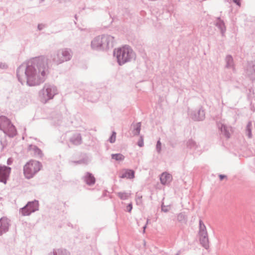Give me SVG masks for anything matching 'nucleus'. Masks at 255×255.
<instances>
[{
    "label": "nucleus",
    "instance_id": "nucleus-1",
    "mask_svg": "<svg viewBox=\"0 0 255 255\" xmlns=\"http://www.w3.org/2000/svg\"><path fill=\"white\" fill-rule=\"evenodd\" d=\"M37 68L38 69V73L37 72L35 68L32 66H28L25 71L27 82L30 86L39 84L45 75L43 64H39L38 67L37 66Z\"/></svg>",
    "mask_w": 255,
    "mask_h": 255
},
{
    "label": "nucleus",
    "instance_id": "nucleus-2",
    "mask_svg": "<svg viewBox=\"0 0 255 255\" xmlns=\"http://www.w3.org/2000/svg\"><path fill=\"white\" fill-rule=\"evenodd\" d=\"M114 55H116L119 64L122 65L133 58L135 54L130 47L124 46L115 49Z\"/></svg>",
    "mask_w": 255,
    "mask_h": 255
},
{
    "label": "nucleus",
    "instance_id": "nucleus-3",
    "mask_svg": "<svg viewBox=\"0 0 255 255\" xmlns=\"http://www.w3.org/2000/svg\"><path fill=\"white\" fill-rule=\"evenodd\" d=\"M114 38L109 35L99 36L96 37L91 43L93 49L106 50L113 44Z\"/></svg>",
    "mask_w": 255,
    "mask_h": 255
},
{
    "label": "nucleus",
    "instance_id": "nucleus-4",
    "mask_svg": "<svg viewBox=\"0 0 255 255\" xmlns=\"http://www.w3.org/2000/svg\"><path fill=\"white\" fill-rule=\"evenodd\" d=\"M42 168L41 163L37 160H30L23 166V174L25 178H32Z\"/></svg>",
    "mask_w": 255,
    "mask_h": 255
},
{
    "label": "nucleus",
    "instance_id": "nucleus-5",
    "mask_svg": "<svg viewBox=\"0 0 255 255\" xmlns=\"http://www.w3.org/2000/svg\"><path fill=\"white\" fill-rule=\"evenodd\" d=\"M0 128L9 136H12L16 134V129L14 127L5 117H0Z\"/></svg>",
    "mask_w": 255,
    "mask_h": 255
},
{
    "label": "nucleus",
    "instance_id": "nucleus-6",
    "mask_svg": "<svg viewBox=\"0 0 255 255\" xmlns=\"http://www.w3.org/2000/svg\"><path fill=\"white\" fill-rule=\"evenodd\" d=\"M199 235L200 241L204 247H206L208 242V234L206 226L201 220L199 221Z\"/></svg>",
    "mask_w": 255,
    "mask_h": 255
},
{
    "label": "nucleus",
    "instance_id": "nucleus-7",
    "mask_svg": "<svg viewBox=\"0 0 255 255\" xmlns=\"http://www.w3.org/2000/svg\"><path fill=\"white\" fill-rule=\"evenodd\" d=\"M38 208V203L37 201L29 202L21 209V214L23 216H27L31 213L37 210Z\"/></svg>",
    "mask_w": 255,
    "mask_h": 255
},
{
    "label": "nucleus",
    "instance_id": "nucleus-8",
    "mask_svg": "<svg viewBox=\"0 0 255 255\" xmlns=\"http://www.w3.org/2000/svg\"><path fill=\"white\" fill-rule=\"evenodd\" d=\"M11 172V168L0 165V182L6 184Z\"/></svg>",
    "mask_w": 255,
    "mask_h": 255
},
{
    "label": "nucleus",
    "instance_id": "nucleus-9",
    "mask_svg": "<svg viewBox=\"0 0 255 255\" xmlns=\"http://www.w3.org/2000/svg\"><path fill=\"white\" fill-rule=\"evenodd\" d=\"M70 58L69 52L67 50H63L58 52L57 56L55 57L54 60L57 63H60L68 60Z\"/></svg>",
    "mask_w": 255,
    "mask_h": 255
},
{
    "label": "nucleus",
    "instance_id": "nucleus-10",
    "mask_svg": "<svg viewBox=\"0 0 255 255\" xmlns=\"http://www.w3.org/2000/svg\"><path fill=\"white\" fill-rule=\"evenodd\" d=\"M56 90L54 87H47L43 91V97L45 99H50L53 98L56 93Z\"/></svg>",
    "mask_w": 255,
    "mask_h": 255
},
{
    "label": "nucleus",
    "instance_id": "nucleus-11",
    "mask_svg": "<svg viewBox=\"0 0 255 255\" xmlns=\"http://www.w3.org/2000/svg\"><path fill=\"white\" fill-rule=\"evenodd\" d=\"M172 180V177L171 174L164 172L160 176V181L162 184L165 185L169 183Z\"/></svg>",
    "mask_w": 255,
    "mask_h": 255
},
{
    "label": "nucleus",
    "instance_id": "nucleus-12",
    "mask_svg": "<svg viewBox=\"0 0 255 255\" xmlns=\"http://www.w3.org/2000/svg\"><path fill=\"white\" fill-rule=\"evenodd\" d=\"M9 226L8 221L6 218H1L0 220V234L8 230Z\"/></svg>",
    "mask_w": 255,
    "mask_h": 255
},
{
    "label": "nucleus",
    "instance_id": "nucleus-13",
    "mask_svg": "<svg viewBox=\"0 0 255 255\" xmlns=\"http://www.w3.org/2000/svg\"><path fill=\"white\" fill-rule=\"evenodd\" d=\"M134 177V172L131 170H126L120 176L122 178H126L128 179H132Z\"/></svg>",
    "mask_w": 255,
    "mask_h": 255
},
{
    "label": "nucleus",
    "instance_id": "nucleus-14",
    "mask_svg": "<svg viewBox=\"0 0 255 255\" xmlns=\"http://www.w3.org/2000/svg\"><path fill=\"white\" fill-rule=\"evenodd\" d=\"M220 128L221 131L224 133L225 135L227 137H229L231 132L232 131V129L224 125H222Z\"/></svg>",
    "mask_w": 255,
    "mask_h": 255
},
{
    "label": "nucleus",
    "instance_id": "nucleus-15",
    "mask_svg": "<svg viewBox=\"0 0 255 255\" xmlns=\"http://www.w3.org/2000/svg\"><path fill=\"white\" fill-rule=\"evenodd\" d=\"M85 180L86 183L89 185L93 184L95 182V179L94 177L90 173H87L85 177Z\"/></svg>",
    "mask_w": 255,
    "mask_h": 255
},
{
    "label": "nucleus",
    "instance_id": "nucleus-16",
    "mask_svg": "<svg viewBox=\"0 0 255 255\" xmlns=\"http://www.w3.org/2000/svg\"><path fill=\"white\" fill-rule=\"evenodd\" d=\"M118 196L122 200H126L128 199L130 196L129 193L125 192H119L118 193Z\"/></svg>",
    "mask_w": 255,
    "mask_h": 255
},
{
    "label": "nucleus",
    "instance_id": "nucleus-17",
    "mask_svg": "<svg viewBox=\"0 0 255 255\" xmlns=\"http://www.w3.org/2000/svg\"><path fill=\"white\" fill-rule=\"evenodd\" d=\"M112 158L116 160H122L124 158V156L121 154H115L112 155Z\"/></svg>",
    "mask_w": 255,
    "mask_h": 255
},
{
    "label": "nucleus",
    "instance_id": "nucleus-18",
    "mask_svg": "<svg viewBox=\"0 0 255 255\" xmlns=\"http://www.w3.org/2000/svg\"><path fill=\"white\" fill-rule=\"evenodd\" d=\"M33 150L35 152V154L39 156H41L42 155V151L41 150L38 148L37 147H34Z\"/></svg>",
    "mask_w": 255,
    "mask_h": 255
},
{
    "label": "nucleus",
    "instance_id": "nucleus-19",
    "mask_svg": "<svg viewBox=\"0 0 255 255\" xmlns=\"http://www.w3.org/2000/svg\"><path fill=\"white\" fill-rule=\"evenodd\" d=\"M116 133L115 132H113L112 135H111L110 138V141L111 143L114 142L116 140Z\"/></svg>",
    "mask_w": 255,
    "mask_h": 255
},
{
    "label": "nucleus",
    "instance_id": "nucleus-20",
    "mask_svg": "<svg viewBox=\"0 0 255 255\" xmlns=\"http://www.w3.org/2000/svg\"><path fill=\"white\" fill-rule=\"evenodd\" d=\"M161 143L160 141H158L156 145V148L158 150V152H160L161 150Z\"/></svg>",
    "mask_w": 255,
    "mask_h": 255
},
{
    "label": "nucleus",
    "instance_id": "nucleus-21",
    "mask_svg": "<svg viewBox=\"0 0 255 255\" xmlns=\"http://www.w3.org/2000/svg\"><path fill=\"white\" fill-rule=\"evenodd\" d=\"M251 124H249L247 126V128L249 130V136L250 137L251 136Z\"/></svg>",
    "mask_w": 255,
    "mask_h": 255
},
{
    "label": "nucleus",
    "instance_id": "nucleus-22",
    "mask_svg": "<svg viewBox=\"0 0 255 255\" xmlns=\"http://www.w3.org/2000/svg\"><path fill=\"white\" fill-rule=\"evenodd\" d=\"M132 204H129L127 207V210L128 211V212H130L132 210Z\"/></svg>",
    "mask_w": 255,
    "mask_h": 255
},
{
    "label": "nucleus",
    "instance_id": "nucleus-23",
    "mask_svg": "<svg viewBox=\"0 0 255 255\" xmlns=\"http://www.w3.org/2000/svg\"><path fill=\"white\" fill-rule=\"evenodd\" d=\"M13 162V160L11 158H9L8 159H7V164L8 165H10L12 164Z\"/></svg>",
    "mask_w": 255,
    "mask_h": 255
},
{
    "label": "nucleus",
    "instance_id": "nucleus-24",
    "mask_svg": "<svg viewBox=\"0 0 255 255\" xmlns=\"http://www.w3.org/2000/svg\"><path fill=\"white\" fill-rule=\"evenodd\" d=\"M138 145L140 146V147H141L143 145V140L142 139H140L138 142Z\"/></svg>",
    "mask_w": 255,
    "mask_h": 255
},
{
    "label": "nucleus",
    "instance_id": "nucleus-25",
    "mask_svg": "<svg viewBox=\"0 0 255 255\" xmlns=\"http://www.w3.org/2000/svg\"><path fill=\"white\" fill-rule=\"evenodd\" d=\"M233 1L238 5L240 6L241 5L240 0H233Z\"/></svg>",
    "mask_w": 255,
    "mask_h": 255
},
{
    "label": "nucleus",
    "instance_id": "nucleus-26",
    "mask_svg": "<svg viewBox=\"0 0 255 255\" xmlns=\"http://www.w3.org/2000/svg\"><path fill=\"white\" fill-rule=\"evenodd\" d=\"M219 177L221 180H222L224 178H226V176L223 175H220Z\"/></svg>",
    "mask_w": 255,
    "mask_h": 255
},
{
    "label": "nucleus",
    "instance_id": "nucleus-27",
    "mask_svg": "<svg viewBox=\"0 0 255 255\" xmlns=\"http://www.w3.org/2000/svg\"><path fill=\"white\" fill-rule=\"evenodd\" d=\"M20 69H21V68H20H20H19L18 70V74H17V76H18V78H19V79H20L19 75V71H20Z\"/></svg>",
    "mask_w": 255,
    "mask_h": 255
},
{
    "label": "nucleus",
    "instance_id": "nucleus-28",
    "mask_svg": "<svg viewBox=\"0 0 255 255\" xmlns=\"http://www.w3.org/2000/svg\"><path fill=\"white\" fill-rule=\"evenodd\" d=\"M81 137H80V138H79V142H81Z\"/></svg>",
    "mask_w": 255,
    "mask_h": 255
},
{
    "label": "nucleus",
    "instance_id": "nucleus-29",
    "mask_svg": "<svg viewBox=\"0 0 255 255\" xmlns=\"http://www.w3.org/2000/svg\"><path fill=\"white\" fill-rule=\"evenodd\" d=\"M149 220H147V224L148 223Z\"/></svg>",
    "mask_w": 255,
    "mask_h": 255
},
{
    "label": "nucleus",
    "instance_id": "nucleus-30",
    "mask_svg": "<svg viewBox=\"0 0 255 255\" xmlns=\"http://www.w3.org/2000/svg\"><path fill=\"white\" fill-rule=\"evenodd\" d=\"M139 129H138L137 132L139 133Z\"/></svg>",
    "mask_w": 255,
    "mask_h": 255
},
{
    "label": "nucleus",
    "instance_id": "nucleus-31",
    "mask_svg": "<svg viewBox=\"0 0 255 255\" xmlns=\"http://www.w3.org/2000/svg\"><path fill=\"white\" fill-rule=\"evenodd\" d=\"M145 227H146L145 226L144 227V230H145Z\"/></svg>",
    "mask_w": 255,
    "mask_h": 255
}]
</instances>
